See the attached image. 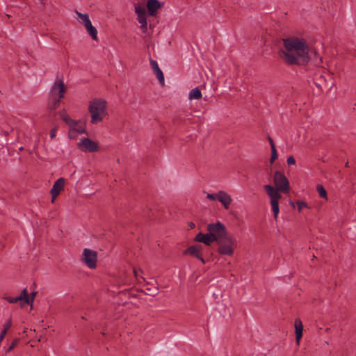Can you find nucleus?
<instances>
[{
  "label": "nucleus",
  "mask_w": 356,
  "mask_h": 356,
  "mask_svg": "<svg viewBox=\"0 0 356 356\" xmlns=\"http://www.w3.org/2000/svg\"><path fill=\"white\" fill-rule=\"evenodd\" d=\"M5 299L10 303H16L20 302L21 306L23 307L24 305H32L33 299H29L26 289H24L21 294L17 297H6Z\"/></svg>",
  "instance_id": "nucleus-9"
},
{
  "label": "nucleus",
  "mask_w": 356,
  "mask_h": 356,
  "mask_svg": "<svg viewBox=\"0 0 356 356\" xmlns=\"http://www.w3.org/2000/svg\"><path fill=\"white\" fill-rule=\"evenodd\" d=\"M66 91L63 80L56 81L49 92L47 108L50 111H55L60 104V99L64 97Z\"/></svg>",
  "instance_id": "nucleus-2"
},
{
  "label": "nucleus",
  "mask_w": 356,
  "mask_h": 356,
  "mask_svg": "<svg viewBox=\"0 0 356 356\" xmlns=\"http://www.w3.org/2000/svg\"><path fill=\"white\" fill-rule=\"evenodd\" d=\"M135 13L137 16H142L147 15V10L144 6L139 5L138 3H135L134 5Z\"/></svg>",
  "instance_id": "nucleus-22"
},
{
  "label": "nucleus",
  "mask_w": 356,
  "mask_h": 356,
  "mask_svg": "<svg viewBox=\"0 0 356 356\" xmlns=\"http://www.w3.org/2000/svg\"><path fill=\"white\" fill-rule=\"evenodd\" d=\"M190 227H191V228H193V227H195V224H194L193 222H191V224H190Z\"/></svg>",
  "instance_id": "nucleus-41"
},
{
  "label": "nucleus",
  "mask_w": 356,
  "mask_h": 356,
  "mask_svg": "<svg viewBox=\"0 0 356 356\" xmlns=\"http://www.w3.org/2000/svg\"><path fill=\"white\" fill-rule=\"evenodd\" d=\"M134 276L137 278L138 277V273H137V270L136 269L134 270Z\"/></svg>",
  "instance_id": "nucleus-40"
},
{
  "label": "nucleus",
  "mask_w": 356,
  "mask_h": 356,
  "mask_svg": "<svg viewBox=\"0 0 356 356\" xmlns=\"http://www.w3.org/2000/svg\"><path fill=\"white\" fill-rule=\"evenodd\" d=\"M56 128H54L52 129L51 131H50V137L51 138H54L55 136H56Z\"/></svg>",
  "instance_id": "nucleus-37"
},
{
  "label": "nucleus",
  "mask_w": 356,
  "mask_h": 356,
  "mask_svg": "<svg viewBox=\"0 0 356 356\" xmlns=\"http://www.w3.org/2000/svg\"><path fill=\"white\" fill-rule=\"evenodd\" d=\"M277 152L276 148L271 149V157L270 159V163H273L274 161L277 159Z\"/></svg>",
  "instance_id": "nucleus-28"
},
{
  "label": "nucleus",
  "mask_w": 356,
  "mask_h": 356,
  "mask_svg": "<svg viewBox=\"0 0 356 356\" xmlns=\"http://www.w3.org/2000/svg\"><path fill=\"white\" fill-rule=\"evenodd\" d=\"M19 341V339H18V338H15V339H13V341L10 344V346L6 350V353H8L9 352L12 351L17 346Z\"/></svg>",
  "instance_id": "nucleus-26"
},
{
  "label": "nucleus",
  "mask_w": 356,
  "mask_h": 356,
  "mask_svg": "<svg viewBox=\"0 0 356 356\" xmlns=\"http://www.w3.org/2000/svg\"><path fill=\"white\" fill-rule=\"evenodd\" d=\"M264 188L268 195L270 197V200H279L282 197V195L279 193L280 191L276 187L271 185H265Z\"/></svg>",
  "instance_id": "nucleus-13"
},
{
  "label": "nucleus",
  "mask_w": 356,
  "mask_h": 356,
  "mask_svg": "<svg viewBox=\"0 0 356 356\" xmlns=\"http://www.w3.org/2000/svg\"><path fill=\"white\" fill-rule=\"evenodd\" d=\"M286 162L288 165H294L296 164V159L293 156H290L288 157Z\"/></svg>",
  "instance_id": "nucleus-33"
},
{
  "label": "nucleus",
  "mask_w": 356,
  "mask_h": 356,
  "mask_svg": "<svg viewBox=\"0 0 356 356\" xmlns=\"http://www.w3.org/2000/svg\"><path fill=\"white\" fill-rule=\"evenodd\" d=\"M36 293H37L36 292H32L31 297V298L29 297V299H33V300Z\"/></svg>",
  "instance_id": "nucleus-39"
},
{
  "label": "nucleus",
  "mask_w": 356,
  "mask_h": 356,
  "mask_svg": "<svg viewBox=\"0 0 356 356\" xmlns=\"http://www.w3.org/2000/svg\"><path fill=\"white\" fill-rule=\"evenodd\" d=\"M106 106L107 102L103 99H94L90 102L88 111L92 124H97L103 120L106 114Z\"/></svg>",
  "instance_id": "nucleus-3"
},
{
  "label": "nucleus",
  "mask_w": 356,
  "mask_h": 356,
  "mask_svg": "<svg viewBox=\"0 0 356 356\" xmlns=\"http://www.w3.org/2000/svg\"><path fill=\"white\" fill-rule=\"evenodd\" d=\"M78 147L85 152H95L99 151L97 143L88 138H83L77 144Z\"/></svg>",
  "instance_id": "nucleus-8"
},
{
  "label": "nucleus",
  "mask_w": 356,
  "mask_h": 356,
  "mask_svg": "<svg viewBox=\"0 0 356 356\" xmlns=\"http://www.w3.org/2000/svg\"><path fill=\"white\" fill-rule=\"evenodd\" d=\"M82 261L91 269L95 268L97 261V253L88 248L83 250Z\"/></svg>",
  "instance_id": "nucleus-7"
},
{
  "label": "nucleus",
  "mask_w": 356,
  "mask_h": 356,
  "mask_svg": "<svg viewBox=\"0 0 356 356\" xmlns=\"http://www.w3.org/2000/svg\"><path fill=\"white\" fill-rule=\"evenodd\" d=\"M76 125H77V121L75 122V124L68 125L70 127L68 136L70 138H76V136L79 135V134L76 133V131H75V127Z\"/></svg>",
  "instance_id": "nucleus-24"
},
{
  "label": "nucleus",
  "mask_w": 356,
  "mask_h": 356,
  "mask_svg": "<svg viewBox=\"0 0 356 356\" xmlns=\"http://www.w3.org/2000/svg\"><path fill=\"white\" fill-rule=\"evenodd\" d=\"M218 200L223 205L225 209H228L232 202L231 196L223 191H218Z\"/></svg>",
  "instance_id": "nucleus-12"
},
{
  "label": "nucleus",
  "mask_w": 356,
  "mask_h": 356,
  "mask_svg": "<svg viewBox=\"0 0 356 356\" xmlns=\"http://www.w3.org/2000/svg\"><path fill=\"white\" fill-rule=\"evenodd\" d=\"M284 48L277 51V55L282 62L289 66H305L311 60L309 48L306 41L298 37L282 39Z\"/></svg>",
  "instance_id": "nucleus-1"
},
{
  "label": "nucleus",
  "mask_w": 356,
  "mask_h": 356,
  "mask_svg": "<svg viewBox=\"0 0 356 356\" xmlns=\"http://www.w3.org/2000/svg\"><path fill=\"white\" fill-rule=\"evenodd\" d=\"M194 241L202 243L206 245H210L213 242V240L209 232L206 234H203L202 232L198 233L195 236Z\"/></svg>",
  "instance_id": "nucleus-15"
},
{
  "label": "nucleus",
  "mask_w": 356,
  "mask_h": 356,
  "mask_svg": "<svg viewBox=\"0 0 356 356\" xmlns=\"http://www.w3.org/2000/svg\"><path fill=\"white\" fill-rule=\"evenodd\" d=\"M294 325H295V329H296V339L297 343H299V341L302 337V330H303L302 323L300 318H296L295 320Z\"/></svg>",
  "instance_id": "nucleus-17"
},
{
  "label": "nucleus",
  "mask_w": 356,
  "mask_h": 356,
  "mask_svg": "<svg viewBox=\"0 0 356 356\" xmlns=\"http://www.w3.org/2000/svg\"><path fill=\"white\" fill-rule=\"evenodd\" d=\"M64 185L65 179L63 177L59 178L54 182L53 187L50 191V193L51 194V202H54L60 191L63 190Z\"/></svg>",
  "instance_id": "nucleus-10"
},
{
  "label": "nucleus",
  "mask_w": 356,
  "mask_h": 356,
  "mask_svg": "<svg viewBox=\"0 0 356 356\" xmlns=\"http://www.w3.org/2000/svg\"><path fill=\"white\" fill-rule=\"evenodd\" d=\"M161 3L158 0H148L147 2V8L148 14L150 16H155L156 11L161 8Z\"/></svg>",
  "instance_id": "nucleus-14"
},
{
  "label": "nucleus",
  "mask_w": 356,
  "mask_h": 356,
  "mask_svg": "<svg viewBox=\"0 0 356 356\" xmlns=\"http://www.w3.org/2000/svg\"><path fill=\"white\" fill-rule=\"evenodd\" d=\"M184 254H189L200 260L203 264H205V261L203 259L202 254L200 253L198 250L193 246H189L184 252Z\"/></svg>",
  "instance_id": "nucleus-16"
},
{
  "label": "nucleus",
  "mask_w": 356,
  "mask_h": 356,
  "mask_svg": "<svg viewBox=\"0 0 356 356\" xmlns=\"http://www.w3.org/2000/svg\"><path fill=\"white\" fill-rule=\"evenodd\" d=\"M207 229L213 241L216 242L218 241L227 235L225 226L220 221H218L216 223L208 224L207 226Z\"/></svg>",
  "instance_id": "nucleus-4"
},
{
  "label": "nucleus",
  "mask_w": 356,
  "mask_h": 356,
  "mask_svg": "<svg viewBox=\"0 0 356 356\" xmlns=\"http://www.w3.org/2000/svg\"><path fill=\"white\" fill-rule=\"evenodd\" d=\"M12 325V323H11V321L9 320L5 325H4V327H3V330H5L6 332H8V330L10 328Z\"/></svg>",
  "instance_id": "nucleus-34"
},
{
  "label": "nucleus",
  "mask_w": 356,
  "mask_h": 356,
  "mask_svg": "<svg viewBox=\"0 0 356 356\" xmlns=\"http://www.w3.org/2000/svg\"><path fill=\"white\" fill-rule=\"evenodd\" d=\"M316 191H318L319 196L322 198H324L325 200L327 199V192L325 189V188L322 185H317L316 186Z\"/></svg>",
  "instance_id": "nucleus-25"
},
{
  "label": "nucleus",
  "mask_w": 356,
  "mask_h": 356,
  "mask_svg": "<svg viewBox=\"0 0 356 356\" xmlns=\"http://www.w3.org/2000/svg\"><path fill=\"white\" fill-rule=\"evenodd\" d=\"M268 140H269L271 149L275 148V145L274 143V141L270 136H268Z\"/></svg>",
  "instance_id": "nucleus-38"
},
{
  "label": "nucleus",
  "mask_w": 356,
  "mask_h": 356,
  "mask_svg": "<svg viewBox=\"0 0 356 356\" xmlns=\"http://www.w3.org/2000/svg\"><path fill=\"white\" fill-rule=\"evenodd\" d=\"M291 205L293 207H295V205H294V203L291 202Z\"/></svg>",
  "instance_id": "nucleus-43"
},
{
  "label": "nucleus",
  "mask_w": 356,
  "mask_h": 356,
  "mask_svg": "<svg viewBox=\"0 0 356 356\" xmlns=\"http://www.w3.org/2000/svg\"><path fill=\"white\" fill-rule=\"evenodd\" d=\"M140 29H142L143 33H146L147 30V23L144 24H140Z\"/></svg>",
  "instance_id": "nucleus-36"
},
{
  "label": "nucleus",
  "mask_w": 356,
  "mask_h": 356,
  "mask_svg": "<svg viewBox=\"0 0 356 356\" xmlns=\"http://www.w3.org/2000/svg\"><path fill=\"white\" fill-rule=\"evenodd\" d=\"M151 67L157 77L160 84L164 86V75L162 70L159 68L157 62L152 58L149 59Z\"/></svg>",
  "instance_id": "nucleus-11"
},
{
  "label": "nucleus",
  "mask_w": 356,
  "mask_h": 356,
  "mask_svg": "<svg viewBox=\"0 0 356 356\" xmlns=\"http://www.w3.org/2000/svg\"><path fill=\"white\" fill-rule=\"evenodd\" d=\"M146 291H147V292L146 293L147 295L151 296H156L158 294L159 289L157 287H154V289H152L150 288H146Z\"/></svg>",
  "instance_id": "nucleus-29"
},
{
  "label": "nucleus",
  "mask_w": 356,
  "mask_h": 356,
  "mask_svg": "<svg viewBox=\"0 0 356 356\" xmlns=\"http://www.w3.org/2000/svg\"><path fill=\"white\" fill-rule=\"evenodd\" d=\"M137 19L140 24H144L147 23L146 15L137 16Z\"/></svg>",
  "instance_id": "nucleus-31"
},
{
  "label": "nucleus",
  "mask_w": 356,
  "mask_h": 356,
  "mask_svg": "<svg viewBox=\"0 0 356 356\" xmlns=\"http://www.w3.org/2000/svg\"><path fill=\"white\" fill-rule=\"evenodd\" d=\"M76 13L79 17V22L83 24L84 26L91 23L88 14H81L78 12Z\"/></svg>",
  "instance_id": "nucleus-21"
},
{
  "label": "nucleus",
  "mask_w": 356,
  "mask_h": 356,
  "mask_svg": "<svg viewBox=\"0 0 356 356\" xmlns=\"http://www.w3.org/2000/svg\"><path fill=\"white\" fill-rule=\"evenodd\" d=\"M298 207V211H300L303 208L308 207L307 204L302 201H298L296 202Z\"/></svg>",
  "instance_id": "nucleus-30"
},
{
  "label": "nucleus",
  "mask_w": 356,
  "mask_h": 356,
  "mask_svg": "<svg viewBox=\"0 0 356 356\" xmlns=\"http://www.w3.org/2000/svg\"><path fill=\"white\" fill-rule=\"evenodd\" d=\"M202 97V93L198 88L191 90L189 92L188 98L190 99H200Z\"/></svg>",
  "instance_id": "nucleus-20"
},
{
  "label": "nucleus",
  "mask_w": 356,
  "mask_h": 356,
  "mask_svg": "<svg viewBox=\"0 0 356 356\" xmlns=\"http://www.w3.org/2000/svg\"><path fill=\"white\" fill-rule=\"evenodd\" d=\"M60 118L67 124H75V120L71 119L65 110L59 112Z\"/></svg>",
  "instance_id": "nucleus-18"
},
{
  "label": "nucleus",
  "mask_w": 356,
  "mask_h": 356,
  "mask_svg": "<svg viewBox=\"0 0 356 356\" xmlns=\"http://www.w3.org/2000/svg\"><path fill=\"white\" fill-rule=\"evenodd\" d=\"M193 246L198 250V252L202 254L204 247L200 244L193 245Z\"/></svg>",
  "instance_id": "nucleus-35"
},
{
  "label": "nucleus",
  "mask_w": 356,
  "mask_h": 356,
  "mask_svg": "<svg viewBox=\"0 0 356 356\" xmlns=\"http://www.w3.org/2000/svg\"><path fill=\"white\" fill-rule=\"evenodd\" d=\"M217 197H218V192L217 193H214V194L208 193L207 195V197L208 199H209L210 200H218Z\"/></svg>",
  "instance_id": "nucleus-32"
},
{
  "label": "nucleus",
  "mask_w": 356,
  "mask_h": 356,
  "mask_svg": "<svg viewBox=\"0 0 356 356\" xmlns=\"http://www.w3.org/2000/svg\"><path fill=\"white\" fill-rule=\"evenodd\" d=\"M218 245V253L220 254L232 256L234 253V241L227 235L216 242Z\"/></svg>",
  "instance_id": "nucleus-6"
},
{
  "label": "nucleus",
  "mask_w": 356,
  "mask_h": 356,
  "mask_svg": "<svg viewBox=\"0 0 356 356\" xmlns=\"http://www.w3.org/2000/svg\"><path fill=\"white\" fill-rule=\"evenodd\" d=\"M75 131H76V133L79 134H82L86 132L85 127L83 125L79 124L78 122L77 125L75 127Z\"/></svg>",
  "instance_id": "nucleus-27"
},
{
  "label": "nucleus",
  "mask_w": 356,
  "mask_h": 356,
  "mask_svg": "<svg viewBox=\"0 0 356 356\" xmlns=\"http://www.w3.org/2000/svg\"><path fill=\"white\" fill-rule=\"evenodd\" d=\"M270 204L272 206L274 218L276 219L280 211L278 200H270Z\"/></svg>",
  "instance_id": "nucleus-23"
},
{
  "label": "nucleus",
  "mask_w": 356,
  "mask_h": 356,
  "mask_svg": "<svg viewBox=\"0 0 356 356\" xmlns=\"http://www.w3.org/2000/svg\"><path fill=\"white\" fill-rule=\"evenodd\" d=\"M86 30L88 31V33L91 36V38L97 40V31L95 26H92V23H90L89 24L86 25Z\"/></svg>",
  "instance_id": "nucleus-19"
},
{
  "label": "nucleus",
  "mask_w": 356,
  "mask_h": 356,
  "mask_svg": "<svg viewBox=\"0 0 356 356\" xmlns=\"http://www.w3.org/2000/svg\"><path fill=\"white\" fill-rule=\"evenodd\" d=\"M39 1H40V3H42V4L44 3V0H39Z\"/></svg>",
  "instance_id": "nucleus-42"
},
{
  "label": "nucleus",
  "mask_w": 356,
  "mask_h": 356,
  "mask_svg": "<svg viewBox=\"0 0 356 356\" xmlns=\"http://www.w3.org/2000/svg\"><path fill=\"white\" fill-rule=\"evenodd\" d=\"M275 187L282 193L286 194L290 191L289 181L286 177L280 171H275L273 176Z\"/></svg>",
  "instance_id": "nucleus-5"
}]
</instances>
